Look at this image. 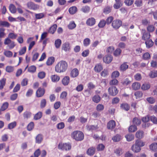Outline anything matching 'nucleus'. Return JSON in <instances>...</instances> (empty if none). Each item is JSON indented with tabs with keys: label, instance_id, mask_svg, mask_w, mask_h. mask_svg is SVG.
Returning <instances> with one entry per match:
<instances>
[{
	"label": "nucleus",
	"instance_id": "f257e3e1",
	"mask_svg": "<svg viewBox=\"0 0 157 157\" xmlns=\"http://www.w3.org/2000/svg\"><path fill=\"white\" fill-rule=\"evenodd\" d=\"M67 63L65 60H61L56 64L55 67V71L58 73L65 72L68 68Z\"/></svg>",
	"mask_w": 157,
	"mask_h": 157
},
{
	"label": "nucleus",
	"instance_id": "f03ea898",
	"mask_svg": "<svg viewBox=\"0 0 157 157\" xmlns=\"http://www.w3.org/2000/svg\"><path fill=\"white\" fill-rule=\"evenodd\" d=\"M144 143L142 141L138 140H136L135 144L132 146V150L134 153L139 152L141 150V147L144 146Z\"/></svg>",
	"mask_w": 157,
	"mask_h": 157
},
{
	"label": "nucleus",
	"instance_id": "7ed1b4c3",
	"mask_svg": "<svg viewBox=\"0 0 157 157\" xmlns=\"http://www.w3.org/2000/svg\"><path fill=\"white\" fill-rule=\"evenodd\" d=\"M71 136L73 139L76 141H81L84 139V135L81 131H75L71 133Z\"/></svg>",
	"mask_w": 157,
	"mask_h": 157
},
{
	"label": "nucleus",
	"instance_id": "20e7f679",
	"mask_svg": "<svg viewBox=\"0 0 157 157\" xmlns=\"http://www.w3.org/2000/svg\"><path fill=\"white\" fill-rule=\"evenodd\" d=\"M58 148L62 150L69 151L71 149V146L69 143H60L58 146Z\"/></svg>",
	"mask_w": 157,
	"mask_h": 157
},
{
	"label": "nucleus",
	"instance_id": "39448f33",
	"mask_svg": "<svg viewBox=\"0 0 157 157\" xmlns=\"http://www.w3.org/2000/svg\"><path fill=\"white\" fill-rule=\"evenodd\" d=\"M108 92L109 95L114 96L118 93V91L116 87L112 86L108 88Z\"/></svg>",
	"mask_w": 157,
	"mask_h": 157
},
{
	"label": "nucleus",
	"instance_id": "423d86ee",
	"mask_svg": "<svg viewBox=\"0 0 157 157\" xmlns=\"http://www.w3.org/2000/svg\"><path fill=\"white\" fill-rule=\"evenodd\" d=\"M122 21L120 20L117 19L113 21L112 25L114 29H117L122 25Z\"/></svg>",
	"mask_w": 157,
	"mask_h": 157
},
{
	"label": "nucleus",
	"instance_id": "0eeeda50",
	"mask_svg": "<svg viewBox=\"0 0 157 157\" xmlns=\"http://www.w3.org/2000/svg\"><path fill=\"white\" fill-rule=\"evenodd\" d=\"M27 6L29 9L33 10H36L39 8V6L38 5L35 4L31 2L27 3Z\"/></svg>",
	"mask_w": 157,
	"mask_h": 157
},
{
	"label": "nucleus",
	"instance_id": "6e6552de",
	"mask_svg": "<svg viewBox=\"0 0 157 157\" xmlns=\"http://www.w3.org/2000/svg\"><path fill=\"white\" fill-rule=\"evenodd\" d=\"M113 59V56L111 55H107L103 57V60L105 63L109 64L111 62Z\"/></svg>",
	"mask_w": 157,
	"mask_h": 157
},
{
	"label": "nucleus",
	"instance_id": "1a4fd4ad",
	"mask_svg": "<svg viewBox=\"0 0 157 157\" xmlns=\"http://www.w3.org/2000/svg\"><path fill=\"white\" fill-rule=\"evenodd\" d=\"M70 43L68 42H66L63 44L61 49L65 52H67L70 51Z\"/></svg>",
	"mask_w": 157,
	"mask_h": 157
},
{
	"label": "nucleus",
	"instance_id": "9d476101",
	"mask_svg": "<svg viewBox=\"0 0 157 157\" xmlns=\"http://www.w3.org/2000/svg\"><path fill=\"white\" fill-rule=\"evenodd\" d=\"M96 20L94 17H90L86 21V25L90 26H92L95 25Z\"/></svg>",
	"mask_w": 157,
	"mask_h": 157
},
{
	"label": "nucleus",
	"instance_id": "9b49d317",
	"mask_svg": "<svg viewBox=\"0 0 157 157\" xmlns=\"http://www.w3.org/2000/svg\"><path fill=\"white\" fill-rule=\"evenodd\" d=\"M144 134L142 130H138L136 133V137L139 139L142 138L144 136Z\"/></svg>",
	"mask_w": 157,
	"mask_h": 157
},
{
	"label": "nucleus",
	"instance_id": "f8f14e48",
	"mask_svg": "<svg viewBox=\"0 0 157 157\" xmlns=\"http://www.w3.org/2000/svg\"><path fill=\"white\" fill-rule=\"evenodd\" d=\"M78 74L79 71L78 69L76 68H74L71 71L70 76L72 78H75L78 75Z\"/></svg>",
	"mask_w": 157,
	"mask_h": 157
},
{
	"label": "nucleus",
	"instance_id": "ddd939ff",
	"mask_svg": "<svg viewBox=\"0 0 157 157\" xmlns=\"http://www.w3.org/2000/svg\"><path fill=\"white\" fill-rule=\"evenodd\" d=\"M45 90L44 89L39 88L36 91V95L38 97H40L43 96Z\"/></svg>",
	"mask_w": 157,
	"mask_h": 157
},
{
	"label": "nucleus",
	"instance_id": "4468645a",
	"mask_svg": "<svg viewBox=\"0 0 157 157\" xmlns=\"http://www.w3.org/2000/svg\"><path fill=\"white\" fill-rule=\"evenodd\" d=\"M33 39V37H29L28 39L27 40V43L28 44H29L28 48L29 50H30L35 44V42L33 41H32L30 43V42Z\"/></svg>",
	"mask_w": 157,
	"mask_h": 157
},
{
	"label": "nucleus",
	"instance_id": "2eb2a0df",
	"mask_svg": "<svg viewBox=\"0 0 157 157\" xmlns=\"http://www.w3.org/2000/svg\"><path fill=\"white\" fill-rule=\"evenodd\" d=\"M70 80V78L69 76L64 77L62 80V84L64 86H66L69 84Z\"/></svg>",
	"mask_w": 157,
	"mask_h": 157
},
{
	"label": "nucleus",
	"instance_id": "dca6fc26",
	"mask_svg": "<svg viewBox=\"0 0 157 157\" xmlns=\"http://www.w3.org/2000/svg\"><path fill=\"white\" fill-rule=\"evenodd\" d=\"M141 89L143 91L148 90L151 87L150 84L147 83H144L141 86Z\"/></svg>",
	"mask_w": 157,
	"mask_h": 157
},
{
	"label": "nucleus",
	"instance_id": "f3484780",
	"mask_svg": "<svg viewBox=\"0 0 157 157\" xmlns=\"http://www.w3.org/2000/svg\"><path fill=\"white\" fill-rule=\"evenodd\" d=\"M132 86L133 90H136L140 89L141 87V85L139 82H136L132 84Z\"/></svg>",
	"mask_w": 157,
	"mask_h": 157
},
{
	"label": "nucleus",
	"instance_id": "a211bd4d",
	"mask_svg": "<svg viewBox=\"0 0 157 157\" xmlns=\"http://www.w3.org/2000/svg\"><path fill=\"white\" fill-rule=\"evenodd\" d=\"M116 124L114 121L111 120L107 124V128L109 129H112L115 126Z\"/></svg>",
	"mask_w": 157,
	"mask_h": 157
},
{
	"label": "nucleus",
	"instance_id": "6ab92c4d",
	"mask_svg": "<svg viewBox=\"0 0 157 157\" xmlns=\"http://www.w3.org/2000/svg\"><path fill=\"white\" fill-rule=\"evenodd\" d=\"M103 67L100 64H98L95 65L94 67V71L97 73H99L102 70Z\"/></svg>",
	"mask_w": 157,
	"mask_h": 157
},
{
	"label": "nucleus",
	"instance_id": "aec40b11",
	"mask_svg": "<svg viewBox=\"0 0 157 157\" xmlns=\"http://www.w3.org/2000/svg\"><path fill=\"white\" fill-rule=\"evenodd\" d=\"M50 78L53 82H58L60 79L59 76L56 75H52L51 76Z\"/></svg>",
	"mask_w": 157,
	"mask_h": 157
},
{
	"label": "nucleus",
	"instance_id": "412c9836",
	"mask_svg": "<svg viewBox=\"0 0 157 157\" xmlns=\"http://www.w3.org/2000/svg\"><path fill=\"white\" fill-rule=\"evenodd\" d=\"M143 32L142 39L145 40L149 39L151 36L150 34L146 33L145 30H143Z\"/></svg>",
	"mask_w": 157,
	"mask_h": 157
},
{
	"label": "nucleus",
	"instance_id": "4be33fe9",
	"mask_svg": "<svg viewBox=\"0 0 157 157\" xmlns=\"http://www.w3.org/2000/svg\"><path fill=\"white\" fill-rule=\"evenodd\" d=\"M125 137L126 140L128 142H130L134 140V135L130 133H129L125 135Z\"/></svg>",
	"mask_w": 157,
	"mask_h": 157
},
{
	"label": "nucleus",
	"instance_id": "5701e85b",
	"mask_svg": "<svg viewBox=\"0 0 157 157\" xmlns=\"http://www.w3.org/2000/svg\"><path fill=\"white\" fill-rule=\"evenodd\" d=\"M121 50L119 48H117L114 51L113 55L115 57H118L121 55Z\"/></svg>",
	"mask_w": 157,
	"mask_h": 157
},
{
	"label": "nucleus",
	"instance_id": "b1692460",
	"mask_svg": "<svg viewBox=\"0 0 157 157\" xmlns=\"http://www.w3.org/2000/svg\"><path fill=\"white\" fill-rule=\"evenodd\" d=\"M128 67V65L127 63L124 62L122 64L120 67V70L122 71H126Z\"/></svg>",
	"mask_w": 157,
	"mask_h": 157
},
{
	"label": "nucleus",
	"instance_id": "393cba45",
	"mask_svg": "<svg viewBox=\"0 0 157 157\" xmlns=\"http://www.w3.org/2000/svg\"><path fill=\"white\" fill-rule=\"evenodd\" d=\"M143 94L140 91H137L134 93L135 98L137 99H140L143 97Z\"/></svg>",
	"mask_w": 157,
	"mask_h": 157
},
{
	"label": "nucleus",
	"instance_id": "a878e982",
	"mask_svg": "<svg viewBox=\"0 0 157 157\" xmlns=\"http://www.w3.org/2000/svg\"><path fill=\"white\" fill-rule=\"evenodd\" d=\"M149 148L151 150L153 151H157V143H154L151 144L149 146Z\"/></svg>",
	"mask_w": 157,
	"mask_h": 157
},
{
	"label": "nucleus",
	"instance_id": "bb28decb",
	"mask_svg": "<svg viewBox=\"0 0 157 157\" xmlns=\"http://www.w3.org/2000/svg\"><path fill=\"white\" fill-rule=\"evenodd\" d=\"M68 11L70 14H74L76 13L77 12V8L75 6H73L70 7L69 8Z\"/></svg>",
	"mask_w": 157,
	"mask_h": 157
},
{
	"label": "nucleus",
	"instance_id": "cd10ccee",
	"mask_svg": "<svg viewBox=\"0 0 157 157\" xmlns=\"http://www.w3.org/2000/svg\"><path fill=\"white\" fill-rule=\"evenodd\" d=\"M145 44L147 48H149L152 47L154 44V42L151 39L146 40Z\"/></svg>",
	"mask_w": 157,
	"mask_h": 157
},
{
	"label": "nucleus",
	"instance_id": "c85d7f7f",
	"mask_svg": "<svg viewBox=\"0 0 157 157\" xmlns=\"http://www.w3.org/2000/svg\"><path fill=\"white\" fill-rule=\"evenodd\" d=\"M55 61V58L53 56L50 57L48 59L46 63L47 65L50 66L52 65Z\"/></svg>",
	"mask_w": 157,
	"mask_h": 157
},
{
	"label": "nucleus",
	"instance_id": "c756f323",
	"mask_svg": "<svg viewBox=\"0 0 157 157\" xmlns=\"http://www.w3.org/2000/svg\"><path fill=\"white\" fill-rule=\"evenodd\" d=\"M151 57L150 54L148 52H146L144 53L142 56V59L144 60L150 59Z\"/></svg>",
	"mask_w": 157,
	"mask_h": 157
},
{
	"label": "nucleus",
	"instance_id": "7c9ffc66",
	"mask_svg": "<svg viewBox=\"0 0 157 157\" xmlns=\"http://www.w3.org/2000/svg\"><path fill=\"white\" fill-rule=\"evenodd\" d=\"M61 40L59 39H58L55 40L54 44L56 48L57 49L59 48L61 44Z\"/></svg>",
	"mask_w": 157,
	"mask_h": 157
},
{
	"label": "nucleus",
	"instance_id": "2f4dec72",
	"mask_svg": "<svg viewBox=\"0 0 157 157\" xmlns=\"http://www.w3.org/2000/svg\"><path fill=\"white\" fill-rule=\"evenodd\" d=\"M95 153V149L93 147L89 148L86 151V154L89 155H93Z\"/></svg>",
	"mask_w": 157,
	"mask_h": 157
},
{
	"label": "nucleus",
	"instance_id": "473e14b6",
	"mask_svg": "<svg viewBox=\"0 0 157 157\" xmlns=\"http://www.w3.org/2000/svg\"><path fill=\"white\" fill-rule=\"evenodd\" d=\"M114 50V47L112 46H108L106 48V52L107 53L111 54L113 52Z\"/></svg>",
	"mask_w": 157,
	"mask_h": 157
},
{
	"label": "nucleus",
	"instance_id": "72a5a7b5",
	"mask_svg": "<svg viewBox=\"0 0 157 157\" xmlns=\"http://www.w3.org/2000/svg\"><path fill=\"white\" fill-rule=\"evenodd\" d=\"M149 76L151 78H154L157 77V71L153 70L151 71L149 73Z\"/></svg>",
	"mask_w": 157,
	"mask_h": 157
},
{
	"label": "nucleus",
	"instance_id": "f704fd0d",
	"mask_svg": "<svg viewBox=\"0 0 157 157\" xmlns=\"http://www.w3.org/2000/svg\"><path fill=\"white\" fill-rule=\"evenodd\" d=\"M45 14L43 13H36L35 14V18L36 19H40L43 18L45 16Z\"/></svg>",
	"mask_w": 157,
	"mask_h": 157
},
{
	"label": "nucleus",
	"instance_id": "c9c22d12",
	"mask_svg": "<svg viewBox=\"0 0 157 157\" xmlns=\"http://www.w3.org/2000/svg\"><path fill=\"white\" fill-rule=\"evenodd\" d=\"M90 9V7L89 6H85L81 8V11L84 13H86L89 12Z\"/></svg>",
	"mask_w": 157,
	"mask_h": 157
},
{
	"label": "nucleus",
	"instance_id": "e433bc0d",
	"mask_svg": "<svg viewBox=\"0 0 157 157\" xmlns=\"http://www.w3.org/2000/svg\"><path fill=\"white\" fill-rule=\"evenodd\" d=\"M42 116V112L40 111L36 113L33 119L35 120H39L41 118Z\"/></svg>",
	"mask_w": 157,
	"mask_h": 157
},
{
	"label": "nucleus",
	"instance_id": "4c0bfd02",
	"mask_svg": "<svg viewBox=\"0 0 157 157\" xmlns=\"http://www.w3.org/2000/svg\"><path fill=\"white\" fill-rule=\"evenodd\" d=\"M137 130V128L135 125H130L128 128V131L130 132H134Z\"/></svg>",
	"mask_w": 157,
	"mask_h": 157
},
{
	"label": "nucleus",
	"instance_id": "58836bf2",
	"mask_svg": "<svg viewBox=\"0 0 157 157\" xmlns=\"http://www.w3.org/2000/svg\"><path fill=\"white\" fill-rule=\"evenodd\" d=\"M9 10L11 13H14L16 12V9L14 5L13 4H10L9 7Z\"/></svg>",
	"mask_w": 157,
	"mask_h": 157
},
{
	"label": "nucleus",
	"instance_id": "ea45409f",
	"mask_svg": "<svg viewBox=\"0 0 157 157\" xmlns=\"http://www.w3.org/2000/svg\"><path fill=\"white\" fill-rule=\"evenodd\" d=\"M104 107L103 105L99 104L97 105L96 109L98 112H99L102 111L104 110Z\"/></svg>",
	"mask_w": 157,
	"mask_h": 157
},
{
	"label": "nucleus",
	"instance_id": "a19ab883",
	"mask_svg": "<svg viewBox=\"0 0 157 157\" xmlns=\"http://www.w3.org/2000/svg\"><path fill=\"white\" fill-rule=\"evenodd\" d=\"M6 79L3 78L0 80V90L2 89L5 85Z\"/></svg>",
	"mask_w": 157,
	"mask_h": 157
},
{
	"label": "nucleus",
	"instance_id": "79ce46f5",
	"mask_svg": "<svg viewBox=\"0 0 157 157\" xmlns=\"http://www.w3.org/2000/svg\"><path fill=\"white\" fill-rule=\"evenodd\" d=\"M122 137L119 135H117L112 138L114 142H117L122 139Z\"/></svg>",
	"mask_w": 157,
	"mask_h": 157
},
{
	"label": "nucleus",
	"instance_id": "37998d69",
	"mask_svg": "<svg viewBox=\"0 0 157 157\" xmlns=\"http://www.w3.org/2000/svg\"><path fill=\"white\" fill-rule=\"evenodd\" d=\"M76 27V25L73 21H71L68 25V28L70 29H73Z\"/></svg>",
	"mask_w": 157,
	"mask_h": 157
},
{
	"label": "nucleus",
	"instance_id": "c03bdc74",
	"mask_svg": "<svg viewBox=\"0 0 157 157\" xmlns=\"http://www.w3.org/2000/svg\"><path fill=\"white\" fill-rule=\"evenodd\" d=\"M57 25L56 24L53 25L49 29V32L50 33L53 34L56 30Z\"/></svg>",
	"mask_w": 157,
	"mask_h": 157
},
{
	"label": "nucleus",
	"instance_id": "a18cd8bd",
	"mask_svg": "<svg viewBox=\"0 0 157 157\" xmlns=\"http://www.w3.org/2000/svg\"><path fill=\"white\" fill-rule=\"evenodd\" d=\"M105 148V146L104 144H100L98 145L96 147L97 150L98 151H103Z\"/></svg>",
	"mask_w": 157,
	"mask_h": 157
},
{
	"label": "nucleus",
	"instance_id": "49530a36",
	"mask_svg": "<svg viewBox=\"0 0 157 157\" xmlns=\"http://www.w3.org/2000/svg\"><path fill=\"white\" fill-rule=\"evenodd\" d=\"M120 75L119 72L117 71H113L111 75V77L112 78H118Z\"/></svg>",
	"mask_w": 157,
	"mask_h": 157
},
{
	"label": "nucleus",
	"instance_id": "de8ad7c7",
	"mask_svg": "<svg viewBox=\"0 0 157 157\" xmlns=\"http://www.w3.org/2000/svg\"><path fill=\"white\" fill-rule=\"evenodd\" d=\"M121 108L126 111H128L129 109V105L126 103H123L121 105Z\"/></svg>",
	"mask_w": 157,
	"mask_h": 157
},
{
	"label": "nucleus",
	"instance_id": "09e8293b",
	"mask_svg": "<svg viewBox=\"0 0 157 157\" xmlns=\"http://www.w3.org/2000/svg\"><path fill=\"white\" fill-rule=\"evenodd\" d=\"M43 140V137L40 134L38 135L36 138V142L38 144H40Z\"/></svg>",
	"mask_w": 157,
	"mask_h": 157
},
{
	"label": "nucleus",
	"instance_id": "8fccbe9b",
	"mask_svg": "<svg viewBox=\"0 0 157 157\" xmlns=\"http://www.w3.org/2000/svg\"><path fill=\"white\" fill-rule=\"evenodd\" d=\"M92 100L94 102L98 103L100 101L101 98L99 95H95L93 97Z\"/></svg>",
	"mask_w": 157,
	"mask_h": 157
},
{
	"label": "nucleus",
	"instance_id": "3c124183",
	"mask_svg": "<svg viewBox=\"0 0 157 157\" xmlns=\"http://www.w3.org/2000/svg\"><path fill=\"white\" fill-rule=\"evenodd\" d=\"M1 26L8 28L10 26V24L7 21H0V26Z\"/></svg>",
	"mask_w": 157,
	"mask_h": 157
},
{
	"label": "nucleus",
	"instance_id": "603ef678",
	"mask_svg": "<svg viewBox=\"0 0 157 157\" xmlns=\"http://www.w3.org/2000/svg\"><path fill=\"white\" fill-rule=\"evenodd\" d=\"M147 29L149 32H152L155 30V27L153 25H150L147 26Z\"/></svg>",
	"mask_w": 157,
	"mask_h": 157
},
{
	"label": "nucleus",
	"instance_id": "864d4df0",
	"mask_svg": "<svg viewBox=\"0 0 157 157\" xmlns=\"http://www.w3.org/2000/svg\"><path fill=\"white\" fill-rule=\"evenodd\" d=\"M118 80L114 78L110 81L109 84L111 86L117 85L118 84Z\"/></svg>",
	"mask_w": 157,
	"mask_h": 157
},
{
	"label": "nucleus",
	"instance_id": "5fc2aeb1",
	"mask_svg": "<svg viewBox=\"0 0 157 157\" xmlns=\"http://www.w3.org/2000/svg\"><path fill=\"white\" fill-rule=\"evenodd\" d=\"M45 73L43 71L39 72L37 74L38 77L40 79L44 78L45 77Z\"/></svg>",
	"mask_w": 157,
	"mask_h": 157
},
{
	"label": "nucleus",
	"instance_id": "6e6d98bb",
	"mask_svg": "<svg viewBox=\"0 0 157 157\" xmlns=\"http://www.w3.org/2000/svg\"><path fill=\"white\" fill-rule=\"evenodd\" d=\"M36 67L32 65L29 67L28 68V71L29 72L33 73L36 71Z\"/></svg>",
	"mask_w": 157,
	"mask_h": 157
},
{
	"label": "nucleus",
	"instance_id": "4d7b16f0",
	"mask_svg": "<svg viewBox=\"0 0 157 157\" xmlns=\"http://www.w3.org/2000/svg\"><path fill=\"white\" fill-rule=\"evenodd\" d=\"M14 70V67L11 66H7L6 67V71L8 73H11Z\"/></svg>",
	"mask_w": 157,
	"mask_h": 157
},
{
	"label": "nucleus",
	"instance_id": "13d9d810",
	"mask_svg": "<svg viewBox=\"0 0 157 157\" xmlns=\"http://www.w3.org/2000/svg\"><path fill=\"white\" fill-rule=\"evenodd\" d=\"M90 40L88 38L85 39L83 41V45L85 46H88L90 44Z\"/></svg>",
	"mask_w": 157,
	"mask_h": 157
},
{
	"label": "nucleus",
	"instance_id": "bf43d9fd",
	"mask_svg": "<svg viewBox=\"0 0 157 157\" xmlns=\"http://www.w3.org/2000/svg\"><path fill=\"white\" fill-rule=\"evenodd\" d=\"M106 24V21L104 20H101L98 25V26L99 28H103Z\"/></svg>",
	"mask_w": 157,
	"mask_h": 157
},
{
	"label": "nucleus",
	"instance_id": "052dcab7",
	"mask_svg": "<svg viewBox=\"0 0 157 157\" xmlns=\"http://www.w3.org/2000/svg\"><path fill=\"white\" fill-rule=\"evenodd\" d=\"M4 55L7 57H11L13 56L12 52L10 51H5L4 52Z\"/></svg>",
	"mask_w": 157,
	"mask_h": 157
},
{
	"label": "nucleus",
	"instance_id": "680f3d73",
	"mask_svg": "<svg viewBox=\"0 0 157 157\" xmlns=\"http://www.w3.org/2000/svg\"><path fill=\"white\" fill-rule=\"evenodd\" d=\"M134 77L135 80L137 81L140 80L142 78L141 74L139 73H137L135 74Z\"/></svg>",
	"mask_w": 157,
	"mask_h": 157
},
{
	"label": "nucleus",
	"instance_id": "e2e57ef3",
	"mask_svg": "<svg viewBox=\"0 0 157 157\" xmlns=\"http://www.w3.org/2000/svg\"><path fill=\"white\" fill-rule=\"evenodd\" d=\"M147 101L150 104H154L155 102V99L152 97H148L146 98Z\"/></svg>",
	"mask_w": 157,
	"mask_h": 157
},
{
	"label": "nucleus",
	"instance_id": "0e129e2a",
	"mask_svg": "<svg viewBox=\"0 0 157 157\" xmlns=\"http://www.w3.org/2000/svg\"><path fill=\"white\" fill-rule=\"evenodd\" d=\"M34 123L33 122H30L28 125L27 129L29 131H31L34 128Z\"/></svg>",
	"mask_w": 157,
	"mask_h": 157
},
{
	"label": "nucleus",
	"instance_id": "69168bd1",
	"mask_svg": "<svg viewBox=\"0 0 157 157\" xmlns=\"http://www.w3.org/2000/svg\"><path fill=\"white\" fill-rule=\"evenodd\" d=\"M101 75L102 77H105L108 75V70L106 69H104L101 72Z\"/></svg>",
	"mask_w": 157,
	"mask_h": 157
},
{
	"label": "nucleus",
	"instance_id": "338daca9",
	"mask_svg": "<svg viewBox=\"0 0 157 157\" xmlns=\"http://www.w3.org/2000/svg\"><path fill=\"white\" fill-rule=\"evenodd\" d=\"M65 124L63 122H61L57 124L56 127L59 129H62L64 128Z\"/></svg>",
	"mask_w": 157,
	"mask_h": 157
},
{
	"label": "nucleus",
	"instance_id": "774afa93",
	"mask_svg": "<svg viewBox=\"0 0 157 157\" xmlns=\"http://www.w3.org/2000/svg\"><path fill=\"white\" fill-rule=\"evenodd\" d=\"M150 119L154 124H157V118L154 116H151L150 117Z\"/></svg>",
	"mask_w": 157,
	"mask_h": 157
}]
</instances>
